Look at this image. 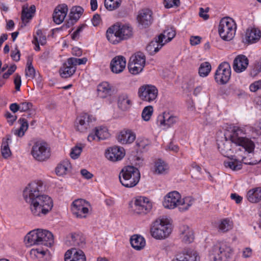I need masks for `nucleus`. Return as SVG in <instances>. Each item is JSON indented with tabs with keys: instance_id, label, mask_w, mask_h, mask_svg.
Wrapping results in <instances>:
<instances>
[{
	"instance_id": "obj_22",
	"label": "nucleus",
	"mask_w": 261,
	"mask_h": 261,
	"mask_svg": "<svg viewBox=\"0 0 261 261\" xmlns=\"http://www.w3.org/2000/svg\"><path fill=\"white\" fill-rule=\"evenodd\" d=\"M65 261H86L84 252L75 248L67 250L64 255Z\"/></svg>"
},
{
	"instance_id": "obj_20",
	"label": "nucleus",
	"mask_w": 261,
	"mask_h": 261,
	"mask_svg": "<svg viewBox=\"0 0 261 261\" xmlns=\"http://www.w3.org/2000/svg\"><path fill=\"white\" fill-rule=\"evenodd\" d=\"M126 66L125 58L122 56L114 57L110 63L111 71L115 73H120L125 69Z\"/></svg>"
},
{
	"instance_id": "obj_3",
	"label": "nucleus",
	"mask_w": 261,
	"mask_h": 261,
	"mask_svg": "<svg viewBox=\"0 0 261 261\" xmlns=\"http://www.w3.org/2000/svg\"><path fill=\"white\" fill-rule=\"evenodd\" d=\"M133 33V28L130 24H116L108 29L107 38L111 43L116 44L132 38Z\"/></svg>"
},
{
	"instance_id": "obj_8",
	"label": "nucleus",
	"mask_w": 261,
	"mask_h": 261,
	"mask_svg": "<svg viewBox=\"0 0 261 261\" xmlns=\"http://www.w3.org/2000/svg\"><path fill=\"white\" fill-rule=\"evenodd\" d=\"M236 24L230 17L223 18L219 23L218 32L220 36L224 40H231L236 33Z\"/></svg>"
},
{
	"instance_id": "obj_49",
	"label": "nucleus",
	"mask_w": 261,
	"mask_h": 261,
	"mask_svg": "<svg viewBox=\"0 0 261 261\" xmlns=\"http://www.w3.org/2000/svg\"><path fill=\"white\" fill-rule=\"evenodd\" d=\"M27 67L25 69V75L31 79H33L35 75V70L32 66V60L28 59L27 63Z\"/></svg>"
},
{
	"instance_id": "obj_15",
	"label": "nucleus",
	"mask_w": 261,
	"mask_h": 261,
	"mask_svg": "<svg viewBox=\"0 0 261 261\" xmlns=\"http://www.w3.org/2000/svg\"><path fill=\"white\" fill-rule=\"evenodd\" d=\"M157 121L161 127L167 129L174 125L178 121V118L171 112L166 111L158 116Z\"/></svg>"
},
{
	"instance_id": "obj_29",
	"label": "nucleus",
	"mask_w": 261,
	"mask_h": 261,
	"mask_svg": "<svg viewBox=\"0 0 261 261\" xmlns=\"http://www.w3.org/2000/svg\"><path fill=\"white\" fill-rule=\"evenodd\" d=\"M39 243L43 245L50 247L54 243V236L52 233L47 230L39 229Z\"/></svg>"
},
{
	"instance_id": "obj_33",
	"label": "nucleus",
	"mask_w": 261,
	"mask_h": 261,
	"mask_svg": "<svg viewBox=\"0 0 261 261\" xmlns=\"http://www.w3.org/2000/svg\"><path fill=\"white\" fill-rule=\"evenodd\" d=\"M164 43L161 40H159V37L154 38L146 46V50L150 55H154L164 45Z\"/></svg>"
},
{
	"instance_id": "obj_17",
	"label": "nucleus",
	"mask_w": 261,
	"mask_h": 261,
	"mask_svg": "<svg viewBox=\"0 0 261 261\" xmlns=\"http://www.w3.org/2000/svg\"><path fill=\"white\" fill-rule=\"evenodd\" d=\"M242 157V162L239 161V159L231 158L228 161L224 162V165L226 168H229L233 171H237L240 170L242 167V163L247 165H254L256 164L257 162H248L246 160V157L244 155L240 154Z\"/></svg>"
},
{
	"instance_id": "obj_37",
	"label": "nucleus",
	"mask_w": 261,
	"mask_h": 261,
	"mask_svg": "<svg viewBox=\"0 0 261 261\" xmlns=\"http://www.w3.org/2000/svg\"><path fill=\"white\" fill-rule=\"evenodd\" d=\"M176 35L175 29L172 27L167 28L163 33L158 36L159 40H161L165 44L170 42Z\"/></svg>"
},
{
	"instance_id": "obj_54",
	"label": "nucleus",
	"mask_w": 261,
	"mask_h": 261,
	"mask_svg": "<svg viewBox=\"0 0 261 261\" xmlns=\"http://www.w3.org/2000/svg\"><path fill=\"white\" fill-rule=\"evenodd\" d=\"M69 59V61L71 62V64H73V66L76 67L77 65H82L85 64L86 63L87 61V59L86 58H83L82 59H78L75 58H70Z\"/></svg>"
},
{
	"instance_id": "obj_36",
	"label": "nucleus",
	"mask_w": 261,
	"mask_h": 261,
	"mask_svg": "<svg viewBox=\"0 0 261 261\" xmlns=\"http://www.w3.org/2000/svg\"><path fill=\"white\" fill-rule=\"evenodd\" d=\"M39 229L30 231L25 237L24 241L30 245H40Z\"/></svg>"
},
{
	"instance_id": "obj_28",
	"label": "nucleus",
	"mask_w": 261,
	"mask_h": 261,
	"mask_svg": "<svg viewBox=\"0 0 261 261\" xmlns=\"http://www.w3.org/2000/svg\"><path fill=\"white\" fill-rule=\"evenodd\" d=\"M112 86L108 82H104L97 86V93L99 97L106 98L113 94Z\"/></svg>"
},
{
	"instance_id": "obj_27",
	"label": "nucleus",
	"mask_w": 261,
	"mask_h": 261,
	"mask_svg": "<svg viewBox=\"0 0 261 261\" xmlns=\"http://www.w3.org/2000/svg\"><path fill=\"white\" fill-rule=\"evenodd\" d=\"M76 67L71 64L68 59L66 62L64 63L63 66L60 68V74L63 78H68L71 77L75 72Z\"/></svg>"
},
{
	"instance_id": "obj_59",
	"label": "nucleus",
	"mask_w": 261,
	"mask_h": 261,
	"mask_svg": "<svg viewBox=\"0 0 261 261\" xmlns=\"http://www.w3.org/2000/svg\"><path fill=\"white\" fill-rule=\"evenodd\" d=\"M20 56V54L19 50L17 48H16L14 50H12L11 51V57L12 59L16 62L19 61Z\"/></svg>"
},
{
	"instance_id": "obj_1",
	"label": "nucleus",
	"mask_w": 261,
	"mask_h": 261,
	"mask_svg": "<svg viewBox=\"0 0 261 261\" xmlns=\"http://www.w3.org/2000/svg\"><path fill=\"white\" fill-rule=\"evenodd\" d=\"M243 128L237 126H230L224 133V139L218 140V148L221 153L229 158V155L234 151L239 150L244 153L252 152L254 149V144L250 139L245 137Z\"/></svg>"
},
{
	"instance_id": "obj_51",
	"label": "nucleus",
	"mask_w": 261,
	"mask_h": 261,
	"mask_svg": "<svg viewBox=\"0 0 261 261\" xmlns=\"http://www.w3.org/2000/svg\"><path fill=\"white\" fill-rule=\"evenodd\" d=\"M33 41L43 45L46 43V39L45 36L43 35L41 30H37L36 35L34 36Z\"/></svg>"
},
{
	"instance_id": "obj_39",
	"label": "nucleus",
	"mask_w": 261,
	"mask_h": 261,
	"mask_svg": "<svg viewBox=\"0 0 261 261\" xmlns=\"http://www.w3.org/2000/svg\"><path fill=\"white\" fill-rule=\"evenodd\" d=\"M195 199L191 196H187L182 199L180 198L178 208L180 212H185L189 210L194 203Z\"/></svg>"
},
{
	"instance_id": "obj_55",
	"label": "nucleus",
	"mask_w": 261,
	"mask_h": 261,
	"mask_svg": "<svg viewBox=\"0 0 261 261\" xmlns=\"http://www.w3.org/2000/svg\"><path fill=\"white\" fill-rule=\"evenodd\" d=\"M164 6L166 8L178 7L179 5V0H164Z\"/></svg>"
},
{
	"instance_id": "obj_40",
	"label": "nucleus",
	"mask_w": 261,
	"mask_h": 261,
	"mask_svg": "<svg viewBox=\"0 0 261 261\" xmlns=\"http://www.w3.org/2000/svg\"><path fill=\"white\" fill-rule=\"evenodd\" d=\"M71 166L68 160H64L61 162L56 168V174L62 176L67 174L70 171Z\"/></svg>"
},
{
	"instance_id": "obj_31",
	"label": "nucleus",
	"mask_w": 261,
	"mask_h": 261,
	"mask_svg": "<svg viewBox=\"0 0 261 261\" xmlns=\"http://www.w3.org/2000/svg\"><path fill=\"white\" fill-rule=\"evenodd\" d=\"M117 105L121 110L125 111L130 108L132 101L127 94L122 93L118 97Z\"/></svg>"
},
{
	"instance_id": "obj_50",
	"label": "nucleus",
	"mask_w": 261,
	"mask_h": 261,
	"mask_svg": "<svg viewBox=\"0 0 261 261\" xmlns=\"http://www.w3.org/2000/svg\"><path fill=\"white\" fill-rule=\"evenodd\" d=\"M153 113V107L151 106L144 108L142 113V117L146 121H149Z\"/></svg>"
},
{
	"instance_id": "obj_43",
	"label": "nucleus",
	"mask_w": 261,
	"mask_h": 261,
	"mask_svg": "<svg viewBox=\"0 0 261 261\" xmlns=\"http://www.w3.org/2000/svg\"><path fill=\"white\" fill-rule=\"evenodd\" d=\"M11 136L8 135L6 138H4L2 140L1 152L3 157L5 159L8 158L11 155V152L9 147V141H11Z\"/></svg>"
},
{
	"instance_id": "obj_10",
	"label": "nucleus",
	"mask_w": 261,
	"mask_h": 261,
	"mask_svg": "<svg viewBox=\"0 0 261 261\" xmlns=\"http://www.w3.org/2000/svg\"><path fill=\"white\" fill-rule=\"evenodd\" d=\"M231 76V67L226 62L221 63L218 67L214 75L215 80L219 84H225Z\"/></svg>"
},
{
	"instance_id": "obj_60",
	"label": "nucleus",
	"mask_w": 261,
	"mask_h": 261,
	"mask_svg": "<svg viewBox=\"0 0 261 261\" xmlns=\"http://www.w3.org/2000/svg\"><path fill=\"white\" fill-rule=\"evenodd\" d=\"M14 82L15 84L16 90L17 91H19L21 85V80L20 75H19L18 74H16Z\"/></svg>"
},
{
	"instance_id": "obj_2",
	"label": "nucleus",
	"mask_w": 261,
	"mask_h": 261,
	"mask_svg": "<svg viewBox=\"0 0 261 261\" xmlns=\"http://www.w3.org/2000/svg\"><path fill=\"white\" fill-rule=\"evenodd\" d=\"M44 190L43 182L37 180L29 184L23 191V198L29 204L31 212L34 216L44 217L53 207L52 199L42 193Z\"/></svg>"
},
{
	"instance_id": "obj_13",
	"label": "nucleus",
	"mask_w": 261,
	"mask_h": 261,
	"mask_svg": "<svg viewBox=\"0 0 261 261\" xmlns=\"http://www.w3.org/2000/svg\"><path fill=\"white\" fill-rule=\"evenodd\" d=\"M88 202L80 199L74 200L71 205V211L74 215L80 218H85L89 213Z\"/></svg>"
},
{
	"instance_id": "obj_9",
	"label": "nucleus",
	"mask_w": 261,
	"mask_h": 261,
	"mask_svg": "<svg viewBox=\"0 0 261 261\" xmlns=\"http://www.w3.org/2000/svg\"><path fill=\"white\" fill-rule=\"evenodd\" d=\"M146 57L142 52H137L130 58L128 64L129 72L133 74L141 72L144 67Z\"/></svg>"
},
{
	"instance_id": "obj_64",
	"label": "nucleus",
	"mask_w": 261,
	"mask_h": 261,
	"mask_svg": "<svg viewBox=\"0 0 261 261\" xmlns=\"http://www.w3.org/2000/svg\"><path fill=\"white\" fill-rule=\"evenodd\" d=\"M253 128L257 134H261V120L255 122Z\"/></svg>"
},
{
	"instance_id": "obj_23",
	"label": "nucleus",
	"mask_w": 261,
	"mask_h": 261,
	"mask_svg": "<svg viewBox=\"0 0 261 261\" xmlns=\"http://www.w3.org/2000/svg\"><path fill=\"white\" fill-rule=\"evenodd\" d=\"M68 12V7L65 4L58 6L53 15L54 21L58 24H61L64 20Z\"/></svg>"
},
{
	"instance_id": "obj_30",
	"label": "nucleus",
	"mask_w": 261,
	"mask_h": 261,
	"mask_svg": "<svg viewBox=\"0 0 261 261\" xmlns=\"http://www.w3.org/2000/svg\"><path fill=\"white\" fill-rule=\"evenodd\" d=\"M169 170V166L163 160L158 159L154 162L152 171L154 174L161 175L166 174Z\"/></svg>"
},
{
	"instance_id": "obj_21",
	"label": "nucleus",
	"mask_w": 261,
	"mask_h": 261,
	"mask_svg": "<svg viewBox=\"0 0 261 261\" xmlns=\"http://www.w3.org/2000/svg\"><path fill=\"white\" fill-rule=\"evenodd\" d=\"M249 64L248 58L243 55L237 56L233 60V69L237 73L242 72L246 70Z\"/></svg>"
},
{
	"instance_id": "obj_63",
	"label": "nucleus",
	"mask_w": 261,
	"mask_h": 261,
	"mask_svg": "<svg viewBox=\"0 0 261 261\" xmlns=\"http://www.w3.org/2000/svg\"><path fill=\"white\" fill-rule=\"evenodd\" d=\"M101 19L100 16L99 15L96 14H95L92 19V23L94 26H97L100 23Z\"/></svg>"
},
{
	"instance_id": "obj_12",
	"label": "nucleus",
	"mask_w": 261,
	"mask_h": 261,
	"mask_svg": "<svg viewBox=\"0 0 261 261\" xmlns=\"http://www.w3.org/2000/svg\"><path fill=\"white\" fill-rule=\"evenodd\" d=\"M152 207L151 202L147 198L139 197L136 199L132 208L137 214L145 215L149 213Z\"/></svg>"
},
{
	"instance_id": "obj_6",
	"label": "nucleus",
	"mask_w": 261,
	"mask_h": 261,
	"mask_svg": "<svg viewBox=\"0 0 261 261\" xmlns=\"http://www.w3.org/2000/svg\"><path fill=\"white\" fill-rule=\"evenodd\" d=\"M171 232V225L166 218H162L156 220L150 228L152 237L162 240L167 238Z\"/></svg>"
},
{
	"instance_id": "obj_34",
	"label": "nucleus",
	"mask_w": 261,
	"mask_h": 261,
	"mask_svg": "<svg viewBox=\"0 0 261 261\" xmlns=\"http://www.w3.org/2000/svg\"><path fill=\"white\" fill-rule=\"evenodd\" d=\"M35 11L36 7L34 5H31L30 8L28 4L23 5L21 13L22 21L23 23L27 22L29 20L32 19Z\"/></svg>"
},
{
	"instance_id": "obj_38",
	"label": "nucleus",
	"mask_w": 261,
	"mask_h": 261,
	"mask_svg": "<svg viewBox=\"0 0 261 261\" xmlns=\"http://www.w3.org/2000/svg\"><path fill=\"white\" fill-rule=\"evenodd\" d=\"M246 197L251 203H257L261 200V187L250 190L247 193Z\"/></svg>"
},
{
	"instance_id": "obj_56",
	"label": "nucleus",
	"mask_w": 261,
	"mask_h": 261,
	"mask_svg": "<svg viewBox=\"0 0 261 261\" xmlns=\"http://www.w3.org/2000/svg\"><path fill=\"white\" fill-rule=\"evenodd\" d=\"M20 111L26 112L32 109L33 105L31 102L24 101L19 103Z\"/></svg>"
},
{
	"instance_id": "obj_5",
	"label": "nucleus",
	"mask_w": 261,
	"mask_h": 261,
	"mask_svg": "<svg viewBox=\"0 0 261 261\" xmlns=\"http://www.w3.org/2000/svg\"><path fill=\"white\" fill-rule=\"evenodd\" d=\"M120 182L125 187L133 188L136 186L140 179V173L138 168L127 166L124 167L119 175Z\"/></svg>"
},
{
	"instance_id": "obj_61",
	"label": "nucleus",
	"mask_w": 261,
	"mask_h": 261,
	"mask_svg": "<svg viewBox=\"0 0 261 261\" xmlns=\"http://www.w3.org/2000/svg\"><path fill=\"white\" fill-rule=\"evenodd\" d=\"M5 117L8 119V122L10 125H12L13 122L16 120L17 117L15 115H12L10 112H7L5 115Z\"/></svg>"
},
{
	"instance_id": "obj_57",
	"label": "nucleus",
	"mask_w": 261,
	"mask_h": 261,
	"mask_svg": "<svg viewBox=\"0 0 261 261\" xmlns=\"http://www.w3.org/2000/svg\"><path fill=\"white\" fill-rule=\"evenodd\" d=\"M85 27V24L79 26L77 29L71 35V38L73 40H76L79 38L80 33L83 31Z\"/></svg>"
},
{
	"instance_id": "obj_35",
	"label": "nucleus",
	"mask_w": 261,
	"mask_h": 261,
	"mask_svg": "<svg viewBox=\"0 0 261 261\" xmlns=\"http://www.w3.org/2000/svg\"><path fill=\"white\" fill-rule=\"evenodd\" d=\"M261 36V33L259 30L255 28L247 29L246 32L245 39L247 42L253 43L258 41Z\"/></svg>"
},
{
	"instance_id": "obj_24",
	"label": "nucleus",
	"mask_w": 261,
	"mask_h": 261,
	"mask_svg": "<svg viewBox=\"0 0 261 261\" xmlns=\"http://www.w3.org/2000/svg\"><path fill=\"white\" fill-rule=\"evenodd\" d=\"M137 20L139 24L143 27H148L152 22V12L149 9L141 10L138 15Z\"/></svg>"
},
{
	"instance_id": "obj_32",
	"label": "nucleus",
	"mask_w": 261,
	"mask_h": 261,
	"mask_svg": "<svg viewBox=\"0 0 261 261\" xmlns=\"http://www.w3.org/2000/svg\"><path fill=\"white\" fill-rule=\"evenodd\" d=\"M180 237L185 243H190L194 240L193 230L187 225H184L180 228Z\"/></svg>"
},
{
	"instance_id": "obj_46",
	"label": "nucleus",
	"mask_w": 261,
	"mask_h": 261,
	"mask_svg": "<svg viewBox=\"0 0 261 261\" xmlns=\"http://www.w3.org/2000/svg\"><path fill=\"white\" fill-rule=\"evenodd\" d=\"M233 223L228 219H224L221 220L219 224V231L222 232H226L232 229Z\"/></svg>"
},
{
	"instance_id": "obj_26",
	"label": "nucleus",
	"mask_w": 261,
	"mask_h": 261,
	"mask_svg": "<svg viewBox=\"0 0 261 261\" xmlns=\"http://www.w3.org/2000/svg\"><path fill=\"white\" fill-rule=\"evenodd\" d=\"M200 258L198 253L194 250H188L177 255L172 261H200Z\"/></svg>"
},
{
	"instance_id": "obj_41",
	"label": "nucleus",
	"mask_w": 261,
	"mask_h": 261,
	"mask_svg": "<svg viewBox=\"0 0 261 261\" xmlns=\"http://www.w3.org/2000/svg\"><path fill=\"white\" fill-rule=\"evenodd\" d=\"M70 245L82 247L85 244V239L81 233H73L69 238Z\"/></svg>"
},
{
	"instance_id": "obj_25",
	"label": "nucleus",
	"mask_w": 261,
	"mask_h": 261,
	"mask_svg": "<svg viewBox=\"0 0 261 261\" xmlns=\"http://www.w3.org/2000/svg\"><path fill=\"white\" fill-rule=\"evenodd\" d=\"M117 139L121 144H130L135 141L136 134L132 130L123 129L119 133Z\"/></svg>"
},
{
	"instance_id": "obj_7",
	"label": "nucleus",
	"mask_w": 261,
	"mask_h": 261,
	"mask_svg": "<svg viewBox=\"0 0 261 261\" xmlns=\"http://www.w3.org/2000/svg\"><path fill=\"white\" fill-rule=\"evenodd\" d=\"M31 154L36 161L40 162H45L50 157V148L46 142L37 141L33 144Z\"/></svg>"
},
{
	"instance_id": "obj_42",
	"label": "nucleus",
	"mask_w": 261,
	"mask_h": 261,
	"mask_svg": "<svg viewBox=\"0 0 261 261\" xmlns=\"http://www.w3.org/2000/svg\"><path fill=\"white\" fill-rule=\"evenodd\" d=\"M132 246L136 250H141L145 245L144 239L138 235L133 236L130 240Z\"/></svg>"
},
{
	"instance_id": "obj_47",
	"label": "nucleus",
	"mask_w": 261,
	"mask_h": 261,
	"mask_svg": "<svg viewBox=\"0 0 261 261\" xmlns=\"http://www.w3.org/2000/svg\"><path fill=\"white\" fill-rule=\"evenodd\" d=\"M212 67L210 63L205 62L201 63L199 68L198 73L200 76H207L211 71Z\"/></svg>"
},
{
	"instance_id": "obj_53",
	"label": "nucleus",
	"mask_w": 261,
	"mask_h": 261,
	"mask_svg": "<svg viewBox=\"0 0 261 261\" xmlns=\"http://www.w3.org/2000/svg\"><path fill=\"white\" fill-rule=\"evenodd\" d=\"M261 72V60L256 61L252 67L251 75L255 76Z\"/></svg>"
},
{
	"instance_id": "obj_48",
	"label": "nucleus",
	"mask_w": 261,
	"mask_h": 261,
	"mask_svg": "<svg viewBox=\"0 0 261 261\" xmlns=\"http://www.w3.org/2000/svg\"><path fill=\"white\" fill-rule=\"evenodd\" d=\"M121 2V0H105V6L108 10L112 11L118 8Z\"/></svg>"
},
{
	"instance_id": "obj_18",
	"label": "nucleus",
	"mask_w": 261,
	"mask_h": 261,
	"mask_svg": "<svg viewBox=\"0 0 261 261\" xmlns=\"http://www.w3.org/2000/svg\"><path fill=\"white\" fill-rule=\"evenodd\" d=\"M110 136L108 129L107 127L104 126H99L95 128L94 133H90L88 136L87 140L89 142L94 140L97 141L105 140Z\"/></svg>"
},
{
	"instance_id": "obj_19",
	"label": "nucleus",
	"mask_w": 261,
	"mask_h": 261,
	"mask_svg": "<svg viewBox=\"0 0 261 261\" xmlns=\"http://www.w3.org/2000/svg\"><path fill=\"white\" fill-rule=\"evenodd\" d=\"M124 155V149L118 146L111 147L106 151V157L108 160L112 162L122 160Z\"/></svg>"
},
{
	"instance_id": "obj_4",
	"label": "nucleus",
	"mask_w": 261,
	"mask_h": 261,
	"mask_svg": "<svg viewBox=\"0 0 261 261\" xmlns=\"http://www.w3.org/2000/svg\"><path fill=\"white\" fill-rule=\"evenodd\" d=\"M234 254L233 249L228 244L222 243L215 245L209 253L210 261H229Z\"/></svg>"
},
{
	"instance_id": "obj_58",
	"label": "nucleus",
	"mask_w": 261,
	"mask_h": 261,
	"mask_svg": "<svg viewBox=\"0 0 261 261\" xmlns=\"http://www.w3.org/2000/svg\"><path fill=\"white\" fill-rule=\"evenodd\" d=\"M251 92H256L258 90H261V80L255 81L252 83L249 87Z\"/></svg>"
},
{
	"instance_id": "obj_45",
	"label": "nucleus",
	"mask_w": 261,
	"mask_h": 261,
	"mask_svg": "<svg viewBox=\"0 0 261 261\" xmlns=\"http://www.w3.org/2000/svg\"><path fill=\"white\" fill-rule=\"evenodd\" d=\"M18 121L20 122V126L19 128L13 130V132L15 135L21 137L24 135L25 132L28 129V123L24 118H20Z\"/></svg>"
},
{
	"instance_id": "obj_11",
	"label": "nucleus",
	"mask_w": 261,
	"mask_h": 261,
	"mask_svg": "<svg viewBox=\"0 0 261 261\" xmlns=\"http://www.w3.org/2000/svg\"><path fill=\"white\" fill-rule=\"evenodd\" d=\"M158 95V90L152 85H144L141 86L138 90L139 98L146 102H152L155 101Z\"/></svg>"
},
{
	"instance_id": "obj_62",
	"label": "nucleus",
	"mask_w": 261,
	"mask_h": 261,
	"mask_svg": "<svg viewBox=\"0 0 261 261\" xmlns=\"http://www.w3.org/2000/svg\"><path fill=\"white\" fill-rule=\"evenodd\" d=\"M201 38L199 36H192L190 38V43L192 45H196L200 43Z\"/></svg>"
},
{
	"instance_id": "obj_14",
	"label": "nucleus",
	"mask_w": 261,
	"mask_h": 261,
	"mask_svg": "<svg viewBox=\"0 0 261 261\" xmlns=\"http://www.w3.org/2000/svg\"><path fill=\"white\" fill-rule=\"evenodd\" d=\"M92 116L87 114L80 115L76 118L74 127L76 131L86 133L91 127Z\"/></svg>"
},
{
	"instance_id": "obj_52",
	"label": "nucleus",
	"mask_w": 261,
	"mask_h": 261,
	"mask_svg": "<svg viewBox=\"0 0 261 261\" xmlns=\"http://www.w3.org/2000/svg\"><path fill=\"white\" fill-rule=\"evenodd\" d=\"M83 150V146L81 144L73 147L70 153V156L73 159H77L80 155Z\"/></svg>"
},
{
	"instance_id": "obj_44",
	"label": "nucleus",
	"mask_w": 261,
	"mask_h": 261,
	"mask_svg": "<svg viewBox=\"0 0 261 261\" xmlns=\"http://www.w3.org/2000/svg\"><path fill=\"white\" fill-rule=\"evenodd\" d=\"M84 9L80 6L73 7L69 13V17L71 20L76 22L81 16Z\"/></svg>"
},
{
	"instance_id": "obj_16",
	"label": "nucleus",
	"mask_w": 261,
	"mask_h": 261,
	"mask_svg": "<svg viewBox=\"0 0 261 261\" xmlns=\"http://www.w3.org/2000/svg\"><path fill=\"white\" fill-rule=\"evenodd\" d=\"M180 198V195L177 191L170 192L164 197L163 204L166 208L173 209L178 207Z\"/></svg>"
}]
</instances>
